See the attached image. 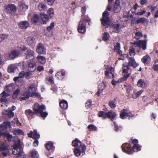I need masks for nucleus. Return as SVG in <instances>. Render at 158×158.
<instances>
[{"instance_id": "obj_21", "label": "nucleus", "mask_w": 158, "mask_h": 158, "mask_svg": "<svg viewBox=\"0 0 158 158\" xmlns=\"http://www.w3.org/2000/svg\"><path fill=\"white\" fill-rule=\"evenodd\" d=\"M53 143L51 142H48L45 144L46 148L48 150H51V152H52L54 151L55 147L53 146Z\"/></svg>"}, {"instance_id": "obj_62", "label": "nucleus", "mask_w": 158, "mask_h": 158, "mask_svg": "<svg viewBox=\"0 0 158 158\" xmlns=\"http://www.w3.org/2000/svg\"><path fill=\"white\" fill-rule=\"evenodd\" d=\"M105 68L107 71V70H109V72H112V71H114L113 68L112 67L109 66L108 65L106 66Z\"/></svg>"}, {"instance_id": "obj_38", "label": "nucleus", "mask_w": 158, "mask_h": 158, "mask_svg": "<svg viewBox=\"0 0 158 158\" xmlns=\"http://www.w3.org/2000/svg\"><path fill=\"white\" fill-rule=\"evenodd\" d=\"M35 40L34 37L30 36L27 38V42L29 45H31L34 44Z\"/></svg>"}, {"instance_id": "obj_32", "label": "nucleus", "mask_w": 158, "mask_h": 158, "mask_svg": "<svg viewBox=\"0 0 158 158\" xmlns=\"http://www.w3.org/2000/svg\"><path fill=\"white\" fill-rule=\"evenodd\" d=\"M120 45L119 43H117L116 44V45L114 46V49L115 52H117L120 56H122V52L120 50Z\"/></svg>"}, {"instance_id": "obj_28", "label": "nucleus", "mask_w": 158, "mask_h": 158, "mask_svg": "<svg viewBox=\"0 0 158 158\" xmlns=\"http://www.w3.org/2000/svg\"><path fill=\"white\" fill-rule=\"evenodd\" d=\"M141 60L143 63L147 64L150 63L151 60L150 56L147 55L143 56Z\"/></svg>"}, {"instance_id": "obj_24", "label": "nucleus", "mask_w": 158, "mask_h": 158, "mask_svg": "<svg viewBox=\"0 0 158 158\" xmlns=\"http://www.w3.org/2000/svg\"><path fill=\"white\" fill-rule=\"evenodd\" d=\"M85 151L84 152H82V148H76L73 150L74 154L77 157L80 156L81 153H84Z\"/></svg>"}, {"instance_id": "obj_45", "label": "nucleus", "mask_w": 158, "mask_h": 158, "mask_svg": "<svg viewBox=\"0 0 158 158\" xmlns=\"http://www.w3.org/2000/svg\"><path fill=\"white\" fill-rule=\"evenodd\" d=\"M4 137H6L8 141H10L13 137L12 135H10L8 133L6 132L4 134Z\"/></svg>"}, {"instance_id": "obj_43", "label": "nucleus", "mask_w": 158, "mask_h": 158, "mask_svg": "<svg viewBox=\"0 0 158 158\" xmlns=\"http://www.w3.org/2000/svg\"><path fill=\"white\" fill-rule=\"evenodd\" d=\"M20 90L19 89H16L13 92L12 97L14 99H16L19 94L20 93Z\"/></svg>"}, {"instance_id": "obj_31", "label": "nucleus", "mask_w": 158, "mask_h": 158, "mask_svg": "<svg viewBox=\"0 0 158 158\" xmlns=\"http://www.w3.org/2000/svg\"><path fill=\"white\" fill-rule=\"evenodd\" d=\"M8 146L4 142L0 141V152L6 151L8 150Z\"/></svg>"}, {"instance_id": "obj_22", "label": "nucleus", "mask_w": 158, "mask_h": 158, "mask_svg": "<svg viewBox=\"0 0 158 158\" xmlns=\"http://www.w3.org/2000/svg\"><path fill=\"white\" fill-rule=\"evenodd\" d=\"M129 62L127 63L129 66L135 68L138 65V64L136 63L134 59L132 57H129L128 59Z\"/></svg>"}, {"instance_id": "obj_1", "label": "nucleus", "mask_w": 158, "mask_h": 158, "mask_svg": "<svg viewBox=\"0 0 158 158\" xmlns=\"http://www.w3.org/2000/svg\"><path fill=\"white\" fill-rule=\"evenodd\" d=\"M12 153L14 155H17V158H23L24 153L23 149L19 143L14 145L12 150Z\"/></svg>"}, {"instance_id": "obj_13", "label": "nucleus", "mask_w": 158, "mask_h": 158, "mask_svg": "<svg viewBox=\"0 0 158 158\" xmlns=\"http://www.w3.org/2000/svg\"><path fill=\"white\" fill-rule=\"evenodd\" d=\"M18 26L22 29H26L29 26V23L27 21H22L19 23Z\"/></svg>"}, {"instance_id": "obj_47", "label": "nucleus", "mask_w": 158, "mask_h": 158, "mask_svg": "<svg viewBox=\"0 0 158 158\" xmlns=\"http://www.w3.org/2000/svg\"><path fill=\"white\" fill-rule=\"evenodd\" d=\"M130 55L131 56H134L135 55V50L132 47H131L129 49Z\"/></svg>"}, {"instance_id": "obj_37", "label": "nucleus", "mask_w": 158, "mask_h": 158, "mask_svg": "<svg viewBox=\"0 0 158 158\" xmlns=\"http://www.w3.org/2000/svg\"><path fill=\"white\" fill-rule=\"evenodd\" d=\"M25 72L22 71L20 72L19 74L18 77H15L13 79L14 81L16 82L18 81L19 78H23L24 77Z\"/></svg>"}, {"instance_id": "obj_30", "label": "nucleus", "mask_w": 158, "mask_h": 158, "mask_svg": "<svg viewBox=\"0 0 158 158\" xmlns=\"http://www.w3.org/2000/svg\"><path fill=\"white\" fill-rule=\"evenodd\" d=\"M59 105L60 107L63 109H65L68 107V104L67 101L65 100H62L59 102Z\"/></svg>"}, {"instance_id": "obj_61", "label": "nucleus", "mask_w": 158, "mask_h": 158, "mask_svg": "<svg viewBox=\"0 0 158 158\" xmlns=\"http://www.w3.org/2000/svg\"><path fill=\"white\" fill-rule=\"evenodd\" d=\"M139 148L138 144H134L133 147V150L134 152H137L139 150Z\"/></svg>"}, {"instance_id": "obj_29", "label": "nucleus", "mask_w": 158, "mask_h": 158, "mask_svg": "<svg viewBox=\"0 0 158 158\" xmlns=\"http://www.w3.org/2000/svg\"><path fill=\"white\" fill-rule=\"evenodd\" d=\"M40 15L43 23L46 24L49 19L48 15L43 13H40Z\"/></svg>"}, {"instance_id": "obj_58", "label": "nucleus", "mask_w": 158, "mask_h": 158, "mask_svg": "<svg viewBox=\"0 0 158 158\" xmlns=\"http://www.w3.org/2000/svg\"><path fill=\"white\" fill-rule=\"evenodd\" d=\"M34 96L35 97L37 98H40V95L37 92H32L31 93V97H32Z\"/></svg>"}, {"instance_id": "obj_33", "label": "nucleus", "mask_w": 158, "mask_h": 158, "mask_svg": "<svg viewBox=\"0 0 158 158\" xmlns=\"http://www.w3.org/2000/svg\"><path fill=\"white\" fill-rule=\"evenodd\" d=\"M128 113L126 109L122 110L120 112V117L122 119H124L128 117Z\"/></svg>"}, {"instance_id": "obj_46", "label": "nucleus", "mask_w": 158, "mask_h": 158, "mask_svg": "<svg viewBox=\"0 0 158 158\" xmlns=\"http://www.w3.org/2000/svg\"><path fill=\"white\" fill-rule=\"evenodd\" d=\"M12 85L11 84L6 85L5 88V90L8 92H11L13 90Z\"/></svg>"}, {"instance_id": "obj_9", "label": "nucleus", "mask_w": 158, "mask_h": 158, "mask_svg": "<svg viewBox=\"0 0 158 158\" xmlns=\"http://www.w3.org/2000/svg\"><path fill=\"white\" fill-rule=\"evenodd\" d=\"M5 10L7 13L12 15L16 12L17 8L14 4H9L6 6Z\"/></svg>"}, {"instance_id": "obj_48", "label": "nucleus", "mask_w": 158, "mask_h": 158, "mask_svg": "<svg viewBox=\"0 0 158 158\" xmlns=\"http://www.w3.org/2000/svg\"><path fill=\"white\" fill-rule=\"evenodd\" d=\"M106 87L105 84L104 82H102L99 84L98 86L99 90H101V91L104 89Z\"/></svg>"}, {"instance_id": "obj_16", "label": "nucleus", "mask_w": 158, "mask_h": 158, "mask_svg": "<svg viewBox=\"0 0 158 158\" xmlns=\"http://www.w3.org/2000/svg\"><path fill=\"white\" fill-rule=\"evenodd\" d=\"M19 54V51L14 50L10 52L9 56L10 59H13L18 57Z\"/></svg>"}, {"instance_id": "obj_60", "label": "nucleus", "mask_w": 158, "mask_h": 158, "mask_svg": "<svg viewBox=\"0 0 158 158\" xmlns=\"http://www.w3.org/2000/svg\"><path fill=\"white\" fill-rule=\"evenodd\" d=\"M7 37V35L6 34L0 35V42Z\"/></svg>"}, {"instance_id": "obj_7", "label": "nucleus", "mask_w": 158, "mask_h": 158, "mask_svg": "<svg viewBox=\"0 0 158 158\" xmlns=\"http://www.w3.org/2000/svg\"><path fill=\"white\" fill-rule=\"evenodd\" d=\"M72 145L73 147L76 148H82V152H84L86 150V146L80 141L78 139L76 138L73 140L72 143Z\"/></svg>"}, {"instance_id": "obj_20", "label": "nucleus", "mask_w": 158, "mask_h": 158, "mask_svg": "<svg viewBox=\"0 0 158 158\" xmlns=\"http://www.w3.org/2000/svg\"><path fill=\"white\" fill-rule=\"evenodd\" d=\"M138 44L139 45L137 47L141 48L143 50H145L146 49L147 40H139Z\"/></svg>"}, {"instance_id": "obj_63", "label": "nucleus", "mask_w": 158, "mask_h": 158, "mask_svg": "<svg viewBox=\"0 0 158 158\" xmlns=\"http://www.w3.org/2000/svg\"><path fill=\"white\" fill-rule=\"evenodd\" d=\"M143 92V91L142 90H140L137 92L135 94L136 96L135 97H133V98H135L139 97L142 93Z\"/></svg>"}, {"instance_id": "obj_11", "label": "nucleus", "mask_w": 158, "mask_h": 158, "mask_svg": "<svg viewBox=\"0 0 158 158\" xmlns=\"http://www.w3.org/2000/svg\"><path fill=\"white\" fill-rule=\"evenodd\" d=\"M18 6L19 10L21 11H25L28 8V5L26 4L23 1H19Z\"/></svg>"}, {"instance_id": "obj_52", "label": "nucleus", "mask_w": 158, "mask_h": 158, "mask_svg": "<svg viewBox=\"0 0 158 158\" xmlns=\"http://www.w3.org/2000/svg\"><path fill=\"white\" fill-rule=\"evenodd\" d=\"M47 13L50 17H52L54 14L53 9L52 8H50L47 11Z\"/></svg>"}, {"instance_id": "obj_14", "label": "nucleus", "mask_w": 158, "mask_h": 158, "mask_svg": "<svg viewBox=\"0 0 158 158\" xmlns=\"http://www.w3.org/2000/svg\"><path fill=\"white\" fill-rule=\"evenodd\" d=\"M9 96V94L6 93L5 91H4L2 92L0 94V101L2 103H6L8 100L7 99V98Z\"/></svg>"}, {"instance_id": "obj_18", "label": "nucleus", "mask_w": 158, "mask_h": 158, "mask_svg": "<svg viewBox=\"0 0 158 158\" xmlns=\"http://www.w3.org/2000/svg\"><path fill=\"white\" fill-rule=\"evenodd\" d=\"M65 74V71L62 69L57 72L55 74L56 77L59 80H62L64 77Z\"/></svg>"}, {"instance_id": "obj_51", "label": "nucleus", "mask_w": 158, "mask_h": 158, "mask_svg": "<svg viewBox=\"0 0 158 158\" xmlns=\"http://www.w3.org/2000/svg\"><path fill=\"white\" fill-rule=\"evenodd\" d=\"M135 36L134 37V38L137 40L142 37L143 36L142 33L139 31L135 32Z\"/></svg>"}, {"instance_id": "obj_64", "label": "nucleus", "mask_w": 158, "mask_h": 158, "mask_svg": "<svg viewBox=\"0 0 158 158\" xmlns=\"http://www.w3.org/2000/svg\"><path fill=\"white\" fill-rule=\"evenodd\" d=\"M44 67L42 66L39 65L37 66V70L38 71L41 72L44 70Z\"/></svg>"}, {"instance_id": "obj_4", "label": "nucleus", "mask_w": 158, "mask_h": 158, "mask_svg": "<svg viewBox=\"0 0 158 158\" xmlns=\"http://www.w3.org/2000/svg\"><path fill=\"white\" fill-rule=\"evenodd\" d=\"M109 12L107 11H105L102 14V18L101 19L102 25L105 28L108 27L110 23V21L108 16Z\"/></svg>"}, {"instance_id": "obj_56", "label": "nucleus", "mask_w": 158, "mask_h": 158, "mask_svg": "<svg viewBox=\"0 0 158 158\" xmlns=\"http://www.w3.org/2000/svg\"><path fill=\"white\" fill-rule=\"evenodd\" d=\"M31 156L33 158H37V155H38V153L37 152L35 151H32L31 153Z\"/></svg>"}, {"instance_id": "obj_25", "label": "nucleus", "mask_w": 158, "mask_h": 158, "mask_svg": "<svg viewBox=\"0 0 158 158\" xmlns=\"http://www.w3.org/2000/svg\"><path fill=\"white\" fill-rule=\"evenodd\" d=\"M122 148L123 151L124 152L128 153H130L131 151V148L128 145L127 146L126 143H124L122 146Z\"/></svg>"}, {"instance_id": "obj_6", "label": "nucleus", "mask_w": 158, "mask_h": 158, "mask_svg": "<svg viewBox=\"0 0 158 158\" xmlns=\"http://www.w3.org/2000/svg\"><path fill=\"white\" fill-rule=\"evenodd\" d=\"M35 86L33 84H31L28 87L27 90L24 91L22 94V95L24 97L22 98L23 100H25L28 99L31 97V93L33 89H35Z\"/></svg>"}, {"instance_id": "obj_19", "label": "nucleus", "mask_w": 158, "mask_h": 158, "mask_svg": "<svg viewBox=\"0 0 158 158\" xmlns=\"http://www.w3.org/2000/svg\"><path fill=\"white\" fill-rule=\"evenodd\" d=\"M120 25L119 24H114L111 25L110 29L114 32L118 33L120 29Z\"/></svg>"}, {"instance_id": "obj_26", "label": "nucleus", "mask_w": 158, "mask_h": 158, "mask_svg": "<svg viewBox=\"0 0 158 158\" xmlns=\"http://www.w3.org/2000/svg\"><path fill=\"white\" fill-rule=\"evenodd\" d=\"M120 10V6L119 1L116 0L114 5V11L115 13H118Z\"/></svg>"}, {"instance_id": "obj_35", "label": "nucleus", "mask_w": 158, "mask_h": 158, "mask_svg": "<svg viewBox=\"0 0 158 158\" xmlns=\"http://www.w3.org/2000/svg\"><path fill=\"white\" fill-rule=\"evenodd\" d=\"M40 21V18L38 15H34L33 17L31 19V21L33 24H36Z\"/></svg>"}, {"instance_id": "obj_44", "label": "nucleus", "mask_w": 158, "mask_h": 158, "mask_svg": "<svg viewBox=\"0 0 158 158\" xmlns=\"http://www.w3.org/2000/svg\"><path fill=\"white\" fill-rule=\"evenodd\" d=\"M38 9L40 11L44 10L46 9V7L44 4L40 3L38 6Z\"/></svg>"}, {"instance_id": "obj_36", "label": "nucleus", "mask_w": 158, "mask_h": 158, "mask_svg": "<svg viewBox=\"0 0 158 158\" xmlns=\"http://www.w3.org/2000/svg\"><path fill=\"white\" fill-rule=\"evenodd\" d=\"M36 59L37 61L41 64H44L46 63L45 58L43 56L39 55L37 57Z\"/></svg>"}, {"instance_id": "obj_53", "label": "nucleus", "mask_w": 158, "mask_h": 158, "mask_svg": "<svg viewBox=\"0 0 158 158\" xmlns=\"http://www.w3.org/2000/svg\"><path fill=\"white\" fill-rule=\"evenodd\" d=\"M109 34L107 32H104L103 35V40L104 41H106L109 39Z\"/></svg>"}, {"instance_id": "obj_50", "label": "nucleus", "mask_w": 158, "mask_h": 158, "mask_svg": "<svg viewBox=\"0 0 158 158\" xmlns=\"http://www.w3.org/2000/svg\"><path fill=\"white\" fill-rule=\"evenodd\" d=\"M14 134L15 135H23L24 133L22 130L18 129L14 131Z\"/></svg>"}, {"instance_id": "obj_55", "label": "nucleus", "mask_w": 158, "mask_h": 158, "mask_svg": "<svg viewBox=\"0 0 158 158\" xmlns=\"http://www.w3.org/2000/svg\"><path fill=\"white\" fill-rule=\"evenodd\" d=\"M46 80L50 82L51 85H53L54 83L53 81V78L52 77H47L46 78Z\"/></svg>"}, {"instance_id": "obj_54", "label": "nucleus", "mask_w": 158, "mask_h": 158, "mask_svg": "<svg viewBox=\"0 0 158 158\" xmlns=\"http://www.w3.org/2000/svg\"><path fill=\"white\" fill-rule=\"evenodd\" d=\"M131 74L130 73L124 75L123 77L120 79V81L122 82L125 81L129 77Z\"/></svg>"}, {"instance_id": "obj_15", "label": "nucleus", "mask_w": 158, "mask_h": 158, "mask_svg": "<svg viewBox=\"0 0 158 158\" xmlns=\"http://www.w3.org/2000/svg\"><path fill=\"white\" fill-rule=\"evenodd\" d=\"M11 123L9 121H4L2 123L0 124V131H3L4 130H6L10 127Z\"/></svg>"}, {"instance_id": "obj_40", "label": "nucleus", "mask_w": 158, "mask_h": 158, "mask_svg": "<svg viewBox=\"0 0 158 158\" xmlns=\"http://www.w3.org/2000/svg\"><path fill=\"white\" fill-rule=\"evenodd\" d=\"M116 99L114 98V100L109 101L108 105L111 108H114L116 107Z\"/></svg>"}, {"instance_id": "obj_59", "label": "nucleus", "mask_w": 158, "mask_h": 158, "mask_svg": "<svg viewBox=\"0 0 158 158\" xmlns=\"http://www.w3.org/2000/svg\"><path fill=\"white\" fill-rule=\"evenodd\" d=\"M97 128L93 125H89V131H96L97 130Z\"/></svg>"}, {"instance_id": "obj_2", "label": "nucleus", "mask_w": 158, "mask_h": 158, "mask_svg": "<svg viewBox=\"0 0 158 158\" xmlns=\"http://www.w3.org/2000/svg\"><path fill=\"white\" fill-rule=\"evenodd\" d=\"M46 107L44 105H40L37 103V110H36V115L40 116L43 119H44L48 115V113L44 110H46Z\"/></svg>"}, {"instance_id": "obj_39", "label": "nucleus", "mask_w": 158, "mask_h": 158, "mask_svg": "<svg viewBox=\"0 0 158 158\" xmlns=\"http://www.w3.org/2000/svg\"><path fill=\"white\" fill-rule=\"evenodd\" d=\"M129 66L128 64L124 63L123 66V73H127L128 70L130 69Z\"/></svg>"}, {"instance_id": "obj_12", "label": "nucleus", "mask_w": 158, "mask_h": 158, "mask_svg": "<svg viewBox=\"0 0 158 158\" xmlns=\"http://www.w3.org/2000/svg\"><path fill=\"white\" fill-rule=\"evenodd\" d=\"M27 135L29 137L32 138L34 139H39L40 138V135L37 133L35 130H34L33 131H31Z\"/></svg>"}, {"instance_id": "obj_17", "label": "nucleus", "mask_w": 158, "mask_h": 158, "mask_svg": "<svg viewBox=\"0 0 158 158\" xmlns=\"http://www.w3.org/2000/svg\"><path fill=\"white\" fill-rule=\"evenodd\" d=\"M36 51L39 54H42L44 53L45 52V49L42 44L39 43L38 44L37 46Z\"/></svg>"}, {"instance_id": "obj_5", "label": "nucleus", "mask_w": 158, "mask_h": 158, "mask_svg": "<svg viewBox=\"0 0 158 158\" xmlns=\"http://www.w3.org/2000/svg\"><path fill=\"white\" fill-rule=\"evenodd\" d=\"M98 115L99 117H102L103 119H105L106 118L113 119L116 116V114L115 112L111 111L108 112L100 111L98 113Z\"/></svg>"}, {"instance_id": "obj_42", "label": "nucleus", "mask_w": 158, "mask_h": 158, "mask_svg": "<svg viewBox=\"0 0 158 158\" xmlns=\"http://www.w3.org/2000/svg\"><path fill=\"white\" fill-rule=\"evenodd\" d=\"M105 74L108 78H113L114 77V74L112 72H109L107 70L105 71Z\"/></svg>"}, {"instance_id": "obj_34", "label": "nucleus", "mask_w": 158, "mask_h": 158, "mask_svg": "<svg viewBox=\"0 0 158 158\" xmlns=\"http://www.w3.org/2000/svg\"><path fill=\"white\" fill-rule=\"evenodd\" d=\"M137 86L139 87L144 88L146 86V83L142 79L139 80L137 82Z\"/></svg>"}, {"instance_id": "obj_8", "label": "nucleus", "mask_w": 158, "mask_h": 158, "mask_svg": "<svg viewBox=\"0 0 158 158\" xmlns=\"http://www.w3.org/2000/svg\"><path fill=\"white\" fill-rule=\"evenodd\" d=\"M37 103H35L32 107L33 111L31 109H27L25 110V113L28 118L31 117L33 118L35 114L36 115V110H37Z\"/></svg>"}, {"instance_id": "obj_27", "label": "nucleus", "mask_w": 158, "mask_h": 158, "mask_svg": "<svg viewBox=\"0 0 158 158\" xmlns=\"http://www.w3.org/2000/svg\"><path fill=\"white\" fill-rule=\"evenodd\" d=\"M17 68V66L15 64H11L8 66L7 71L8 73H14Z\"/></svg>"}, {"instance_id": "obj_41", "label": "nucleus", "mask_w": 158, "mask_h": 158, "mask_svg": "<svg viewBox=\"0 0 158 158\" xmlns=\"http://www.w3.org/2000/svg\"><path fill=\"white\" fill-rule=\"evenodd\" d=\"M148 21L144 17L141 18L137 20L136 21V23L137 24L139 23H147Z\"/></svg>"}, {"instance_id": "obj_49", "label": "nucleus", "mask_w": 158, "mask_h": 158, "mask_svg": "<svg viewBox=\"0 0 158 158\" xmlns=\"http://www.w3.org/2000/svg\"><path fill=\"white\" fill-rule=\"evenodd\" d=\"M85 11H86V8H85V7H82L81 9V12L82 13V15H81L82 19H83L84 18H85H85L87 19V18H89L88 16L86 17V16H84L85 13Z\"/></svg>"}, {"instance_id": "obj_57", "label": "nucleus", "mask_w": 158, "mask_h": 158, "mask_svg": "<svg viewBox=\"0 0 158 158\" xmlns=\"http://www.w3.org/2000/svg\"><path fill=\"white\" fill-rule=\"evenodd\" d=\"M54 26V23L53 22H52L50 26L47 27V30L48 31H50L53 28Z\"/></svg>"}, {"instance_id": "obj_23", "label": "nucleus", "mask_w": 158, "mask_h": 158, "mask_svg": "<svg viewBox=\"0 0 158 158\" xmlns=\"http://www.w3.org/2000/svg\"><path fill=\"white\" fill-rule=\"evenodd\" d=\"M34 54V52L30 49H27V53L25 54L26 55L25 59L26 60L29 59L33 57Z\"/></svg>"}, {"instance_id": "obj_3", "label": "nucleus", "mask_w": 158, "mask_h": 158, "mask_svg": "<svg viewBox=\"0 0 158 158\" xmlns=\"http://www.w3.org/2000/svg\"><path fill=\"white\" fill-rule=\"evenodd\" d=\"M89 25V18H84L83 19H81L80 21L77 28L78 32L81 33H84L86 31V24Z\"/></svg>"}, {"instance_id": "obj_10", "label": "nucleus", "mask_w": 158, "mask_h": 158, "mask_svg": "<svg viewBox=\"0 0 158 158\" xmlns=\"http://www.w3.org/2000/svg\"><path fill=\"white\" fill-rule=\"evenodd\" d=\"M27 69L28 71L33 72L36 70V64L35 61H29L27 62Z\"/></svg>"}]
</instances>
